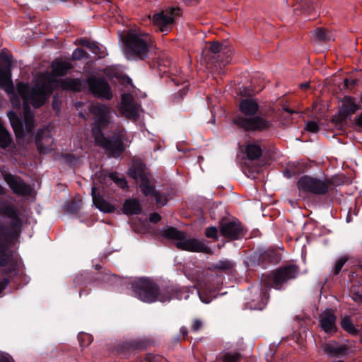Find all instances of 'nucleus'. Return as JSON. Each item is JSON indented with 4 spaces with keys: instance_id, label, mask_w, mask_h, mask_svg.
Returning <instances> with one entry per match:
<instances>
[{
    "instance_id": "1a4fd4ad",
    "label": "nucleus",
    "mask_w": 362,
    "mask_h": 362,
    "mask_svg": "<svg viewBox=\"0 0 362 362\" xmlns=\"http://www.w3.org/2000/svg\"><path fill=\"white\" fill-rule=\"evenodd\" d=\"M163 236L176 240L177 248L189 252H204V243L195 238H187L185 233L174 227H168L163 231Z\"/></svg>"
},
{
    "instance_id": "58836bf2",
    "label": "nucleus",
    "mask_w": 362,
    "mask_h": 362,
    "mask_svg": "<svg viewBox=\"0 0 362 362\" xmlns=\"http://www.w3.org/2000/svg\"><path fill=\"white\" fill-rule=\"evenodd\" d=\"M348 259H349L347 257L343 256V257H341L340 258H339L336 261V262L332 268V275L333 276H337L340 273L344 265L346 264V262L348 261Z\"/></svg>"
},
{
    "instance_id": "cd10ccee",
    "label": "nucleus",
    "mask_w": 362,
    "mask_h": 362,
    "mask_svg": "<svg viewBox=\"0 0 362 362\" xmlns=\"http://www.w3.org/2000/svg\"><path fill=\"white\" fill-rule=\"evenodd\" d=\"M205 209L208 210L211 218L216 220L221 216L223 206L221 202L205 200Z\"/></svg>"
},
{
    "instance_id": "bf43d9fd",
    "label": "nucleus",
    "mask_w": 362,
    "mask_h": 362,
    "mask_svg": "<svg viewBox=\"0 0 362 362\" xmlns=\"http://www.w3.org/2000/svg\"><path fill=\"white\" fill-rule=\"evenodd\" d=\"M9 283L10 280L7 277H4L0 281V293L3 292Z\"/></svg>"
},
{
    "instance_id": "09e8293b",
    "label": "nucleus",
    "mask_w": 362,
    "mask_h": 362,
    "mask_svg": "<svg viewBox=\"0 0 362 362\" xmlns=\"http://www.w3.org/2000/svg\"><path fill=\"white\" fill-rule=\"evenodd\" d=\"M304 129L312 133H317L320 129L318 124L315 121H308L305 123Z\"/></svg>"
},
{
    "instance_id": "49530a36",
    "label": "nucleus",
    "mask_w": 362,
    "mask_h": 362,
    "mask_svg": "<svg viewBox=\"0 0 362 362\" xmlns=\"http://www.w3.org/2000/svg\"><path fill=\"white\" fill-rule=\"evenodd\" d=\"M144 362H168L166 358L160 356L153 354H146L144 358Z\"/></svg>"
},
{
    "instance_id": "0eeeda50",
    "label": "nucleus",
    "mask_w": 362,
    "mask_h": 362,
    "mask_svg": "<svg viewBox=\"0 0 362 362\" xmlns=\"http://www.w3.org/2000/svg\"><path fill=\"white\" fill-rule=\"evenodd\" d=\"M128 175L139 182V187L146 197L150 196L154 198L156 203L160 206H165L168 202V198L165 194H162L150 184L148 174L146 173V165L139 161L134 163L128 170Z\"/></svg>"
},
{
    "instance_id": "ea45409f",
    "label": "nucleus",
    "mask_w": 362,
    "mask_h": 362,
    "mask_svg": "<svg viewBox=\"0 0 362 362\" xmlns=\"http://www.w3.org/2000/svg\"><path fill=\"white\" fill-rule=\"evenodd\" d=\"M24 129L26 134H33V129L35 127V119L34 117H27L23 119Z\"/></svg>"
},
{
    "instance_id": "4d7b16f0",
    "label": "nucleus",
    "mask_w": 362,
    "mask_h": 362,
    "mask_svg": "<svg viewBox=\"0 0 362 362\" xmlns=\"http://www.w3.org/2000/svg\"><path fill=\"white\" fill-rule=\"evenodd\" d=\"M7 116L9 119L11 125L13 124V123H17L18 121L21 120L17 113L13 110L8 112Z\"/></svg>"
},
{
    "instance_id": "393cba45",
    "label": "nucleus",
    "mask_w": 362,
    "mask_h": 362,
    "mask_svg": "<svg viewBox=\"0 0 362 362\" xmlns=\"http://www.w3.org/2000/svg\"><path fill=\"white\" fill-rule=\"evenodd\" d=\"M255 294L257 298L252 299V302L250 303V308L254 310H262L267 303L269 295L266 291L259 288L256 289Z\"/></svg>"
},
{
    "instance_id": "b1692460",
    "label": "nucleus",
    "mask_w": 362,
    "mask_h": 362,
    "mask_svg": "<svg viewBox=\"0 0 362 362\" xmlns=\"http://www.w3.org/2000/svg\"><path fill=\"white\" fill-rule=\"evenodd\" d=\"M35 145L40 153H45L49 150V144L52 143V137L45 129L37 131L35 137Z\"/></svg>"
},
{
    "instance_id": "412c9836",
    "label": "nucleus",
    "mask_w": 362,
    "mask_h": 362,
    "mask_svg": "<svg viewBox=\"0 0 362 362\" xmlns=\"http://www.w3.org/2000/svg\"><path fill=\"white\" fill-rule=\"evenodd\" d=\"M91 196L93 204L100 211L112 213L116 210L115 206L105 199L103 195L100 194L95 185L91 188Z\"/></svg>"
},
{
    "instance_id": "c756f323",
    "label": "nucleus",
    "mask_w": 362,
    "mask_h": 362,
    "mask_svg": "<svg viewBox=\"0 0 362 362\" xmlns=\"http://www.w3.org/2000/svg\"><path fill=\"white\" fill-rule=\"evenodd\" d=\"M340 326L344 332L352 336H356L360 332L359 329L355 327L349 315H345L341 318Z\"/></svg>"
},
{
    "instance_id": "8fccbe9b",
    "label": "nucleus",
    "mask_w": 362,
    "mask_h": 362,
    "mask_svg": "<svg viewBox=\"0 0 362 362\" xmlns=\"http://www.w3.org/2000/svg\"><path fill=\"white\" fill-rule=\"evenodd\" d=\"M187 337L188 329L186 327L182 326L180 329V334L174 337L173 341L177 343L181 340V339L185 340L187 339Z\"/></svg>"
},
{
    "instance_id": "c85d7f7f",
    "label": "nucleus",
    "mask_w": 362,
    "mask_h": 362,
    "mask_svg": "<svg viewBox=\"0 0 362 362\" xmlns=\"http://www.w3.org/2000/svg\"><path fill=\"white\" fill-rule=\"evenodd\" d=\"M21 66V62L14 61L10 53L5 51L0 53V68H16Z\"/></svg>"
},
{
    "instance_id": "9d476101",
    "label": "nucleus",
    "mask_w": 362,
    "mask_h": 362,
    "mask_svg": "<svg viewBox=\"0 0 362 362\" xmlns=\"http://www.w3.org/2000/svg\"><path fill=\"white\" fill-rule=\"evenodd\" d=\"M333 182L329 179L321 180L310 175H303L298 181L299 190L315 195L323 196L333 189Z\"/></svg>"
},
{
    "instance_id": "2eb2a0df",
    "label": "nucleus",
    "mask_w": 362,
    "mask_h": 362,
    "mask_svg": "<svg viewBox=\"0 0 362 362\" xmlns=\"http://www.w3.org/2000/svg\"><path fill=\"white\" fill-rule=\"evenodd\" d=\"M177 8H170L153 15L152 21L161 32H168L173 27L175 18L179 16Z\"/></svg>"
},
{
    "instance_id": "f8f14e48",
    "label": "nucleus",
    "mask_w": 362,
    "mask_h": 362,
    "mask_svg": "<svg viewBox=\"0 0 362 362\" xmlns=\"http://www.w3.org/2000/svg\"><path fill=\"white\" fill-rule=\"evenodd\" d=\"M88 91L95 98L103 100H110L113 98L111 86L103 77L89 76L86 80Z\"/></svg>"
},
{
    "instance_id": "20e7f679",
    "label": "nucleus",
    "mask_w": 362,
    "mask_h": 362,
    "mask_svg": "<svg viewBox=\"0 0 362 362\" xmlns=\"http://www.w3.org/2000/svg\"><path fill=\"white\" fill-rule=\"evenodd\" d=\"M259 110V105L255 99H243L239 104L241 114L237 115L233 122L245 132H261L267 130L272 127V123L257 114Z\"/></svg>"
},
{
    "instance_id": "052dcab7",
    "label": "nucleus",
    "mask_w": 362,
    "mask_h": 362,
    "mask_svg": "<svg viewBox=\"0 0 362 362\" xmlns=\"http://www.w3.org/2000/svg\"><path fill=\"white\" fill-rule=\"evenodd\" d=\"M351 298L356 303L362 302V293L358 291H354Z\"/></svg>"
},
{
    "instance_id": "a19ab883",
    "label": "nucleus",
    "mask_w": 362,
    "mask_h": 362,
    "mask_svg": "<svg viewBox=\"0 0 362 362\" xmlns=\"http://www.w3.org/2000/svg\"><path fill=\"white\" fill-rule=\"evenodd\" d=\"M11 127L17 138H24L25 136L24 125L21 119L17 123H13L11 124Z\"/></svg>"
},
{
    "instance_id": "6e6d98bb",
    "label": "nucleus",
    "mask_w": 362,
    "mask_h": 362,
    "mask_svg": "<svg viewBox=\"0 0 362 362\" xmlns=\"http://www.w3.org/2000/svg\"><path fill=\"white\" fill-rule=\"evenodd\" d=\"M300 4L303 10L314 9V2L310 0H301Z\"/></svg>"
},
{
    "instance_id": "864d4df0",
    "label": "nucleus",
    "mask_w": 362,
    "mask_h": 362,
    "mask_svg": "<svg viewBox=\"0 0 362 362\" xmlns=\"http://www.w3.org/2000/svg\"><path fill=\"white\" fill-rule=\"evenodd\" d=\"M218 230L214 226L209 227L205 230V236L210 238H217Z\"/></svg>"
},
{
    "instance_id": "f3484780",
    "label": "nucleus",
    "mask_w": 362,
    "mask_h": 362,
    "mask_svg": "<svg viewBox=\"0 0 362 362\" xmlns=\"http://www.w3.org/2000/svg\"><path fill=\"white\" fill-rule=\"evenodd\" d=\"M358 108V105L354 102L348 101L344 103L339 110L338 116L332 119V122L335 123V126L338 129L342 130L346 124L348 117L354 114Z\"/></svg>"
},
{
    "instance_id": "4c0bfd02",
    "label": "nucleus",
    "mask_w": 362,
    "mask_h": 362,
    "mask_svg": "<svg viewBox=\"0 0 362 362\" xmlns=\"http://www.w3.org/2000/svg\"><path fill=\"white\" fill-rule=\"evenodd\" d=\"M71 59L72 61H85L88 59V54L82 48H76L73 51Z\"/></svg>"
},
{
    "instance_id": "f704fd0d",
    "label": "nucleus",
    "mask_w": 362,
    "mask_h": 362,
    "mask_svg": "<svg viewBox=\"0 0 362 362\" xmlns=\"http://www.w3.org/2000/svg\"><path fill=\"white\" fill-rule=\"evenodd\" d=\"M301 168L302 166L300 163H293L289 165L284 171V175L289 178L294 177L303 172V170Z\"/></svg>"
},
{
    "instance_id": "39448f33",
    "label": "nucleus",
    "mask_w": 362,
    "mask_h": 362,
    "mask_svg": "<svg viewBox=\"0 0 362 362\" xmlns=\"http://www.w3.org/2000/svg\"><path fill=\"white\" fill-rule=\"evenodd\" d=\"M0 215L11 219L10 229L6 233V227L0 223V266L6 267L8 264L10 257L6 252V245L4 238L8 235L11 238H17L20 235L22 230V221L15 207L11 204H3L0 206Z\"/></svg>"
},
{
    "instance_id": "3c124183",
    "label": "nucleus",
    "mask_w": 362,
    "mask_h": 362,
    "mask_svg": "<svg viewBox=\"0 0 362 362\" xmlns=\"http://www.w3.org/2000/svg\"><path fill=\"white\" fill-rule=\"evenodd\" d=\"M60 158H63L64 162L69 165H73L76 160V157L74 154L69 153H62Z\"/></svg>"
},
{
    "instance_id": "e2e57ef3",
    "label": "nucleus",
    "mask_w": 362,
    "mask_h": 362,
    "mask_svg": "<svg viewBox=\"0 0 362 362\" xmlns=\"http://www.w3.org/2000/svg\"><path fill=\"white\" fill-rule=\"evenodd\" d=\"M344 86L347 88H351V86H354L356 84V81L355 80H350L349 78H345L344 81Z\"/></svg>"
},
{
    "instance_id": "a878e982",
    "label": "nucleus",
    "mask_w": 362,
    "mask_h": 362,
    "mask_svg": "<svg viewBox=\"0 0 362 362\" xmlns=\"http://www.w3.org/2000/svg\"><path fill=\"white\" fill-rule=\"evenodd\" d=\"M122 211L126 215H138L141 213L142 209L137 199H127L123 204Z\"/></svg>"
},
{
    "instance_id": "5fc2aeb1",
    "label": "nucleus",
    "mask_w": 362,
    "mask_h": 362,
    "mask_svg": "<svg viewBox=\"0 0 362 362\" xmlns=\"http://www.w3.org/2000/svg\"><path fill=\"white\" fill-rule=\"evenodd\" d=\"M202 327V321L198 319H194L191 325V331L197 332Z\"/></svg>"
},
{
    "instance_id": "69168bd1",
    "label": "nucleus",
    "mask_w": 362,
    "mask_h": 362,
    "mask_svg": "<svg viewBox=\"0 0 362 362\" xmlns=\"http://www.w3.org/2000/svg\"><path fill=\"white\" fill-rule=\"evenodd\" d=\"M355 122L357 126L362 128V113L355 119Z\"/></svg>"
},
{
    "instance_id": "13d9d810",
    "label": "nucleus",
    "mask_w": 362,
    "mask_h": 362,
    "mask_svg": "<svg viewBox=\"0 0 362 362\" xmlns=\"http://www.w3.org/2000/svg\"><path fill=\"white\" fill-rule=\"evenodd\" d=\"M161 220V216L159 214L153 212L149 216V221L152 223H157Z\"/></svg>"
},
{
    "instance_id": "f257e3e1",
    "label": "nucleus",
    "mask_w": 362,
    "mask_h": 362,
    "mask_svg": "<svg viewBox=\"0 0 362 362\" xmlns=\"http://www.w3.org/2000/svg\"><path fill=\"white\" fill-rule=\"evenodd\" d=\"M94 115L91 133L97 146L102 147L109 157L119 158L125 150V146L119 132H113L112 136H105V130L110 123V109L105 104L96 103L92 106Z\"/></svg>"
},
{
    "instance_id": "de8ad7c7",
    "label": "nucleus",
    "mask_w": 362,
    "mask_h": 362,
    "mask_svg": "<svg viewBox=\"0 0 362 362\" xmlns=\"http://www.w3.org/2000/svg\"><path fill=\"white\" fill-rule=\"evenodd\" d=\"M209 45V50L213 54H218L223 49V45L218 41H211Z\"/></svg>"
},
{
    "instance_id": "7c9ffc66",
    "label": "nucleus",
    "mask_w": 362,
    "mask_h": 362,
    "mask_svg": "<svg viewBox=\"0 0 362 362\" xmlns=\"http://www.w3.org/2000/svg\"><path fill=\"white\" fill-rule=\"evenodd\" d=\"M245 153L249 160H255L261 157L262 150L261 146L256 142L250 143L246 146Z\"/></svg>"
},
{
    "instance_id": "5701e85b",
    "label": "nucleus",
    "mask_w": 362,
    "mask_h": 362,
    "mask_svg": "<svg viewBox=\"0 0 362 362\" xmlns=\"http://www.w3.org/2000/svg\"><path fill=\"white\" fill-rule=\"evenodd\" d=\"M74 45L86 47L90 52L95 55V59H100L107 55L106 49L103 45L94 42H90L84 38L76 40Z\"/></svg>"
},
{
    "instance_id": "338daca9",
    "label": "nucleus",
    "mask_w": 362,
    "mask_h": 362,
    "mask_svg": "<svg viewBox=\"0 0 362 362\" xmlns=\"http://www.w3.org/2000/svg\"><path fill=\"white\" fill-rule=\"evenodd\" d=\"M200 0H185V1L191 6H194L199 2Z\"/></svg>"
},
{
    "instance_id": "bb28decb",
    "label": "nucleus",
    "mask_w": 362,
    "mask_h": 362,
    "mask_svg": "<svg viewBox=\"0 0 362 362\" xmlns=\"http://www.w3.org/2000/svg\"><path fill=\"white\" fill-rule=\"evenodd\" d=\"M11 71V69H0V88L6 93H11L14 87Z\"/></svg>"
},
{
    "instance_id": "4468645a",
    "label": "nucleus",
    "mask_w": 362,
    "mask_h": 362,
    "mask_svg": "<svg viewBox=\"0 0 362 362\" xmlns=\"http://www.w3.org/2000/svg\"><path fill=\"white\" fill-rule=\"evenodd\" d=\"M69 69H52L54 79L56 83L54 85L55 89L59 88L63 90H68L74 92H81L83 90L87 85L86 81L80 78H66L59 79L57 76H64L67 74Z\"/></svg>"
},
{
    "instance_id": "e433bc0d",
    "label": "nucleus",
    "mask_w": 362,
    "mask_h": 362,
    "mask_svg": "<svg viewBox=\"0 0 362 362\" xmlns=\"http://www.w3.org/2000/svg\"><path fill=\"white\" fill-rule=\"evenodd\" d=\"M70 59L59 57L52 62L51 68H72Z\"/></svg>"
},
{
    "instance_id": "a211bd4d",
    "label": "nucleus",
    "mask_w": 362,
    "mask_h": 362,
    "mask_svg": "<svg viewBox=\"0 0 362 362\" xmlns=\"http://www.w3.org/2000/svg\"><path fill=\"white\" fill-rule=\"evenodd\" d=\"M148 345V342L146 340L134 339L119 344L117 350L119 354L127 357L134 351L144 350Z\"/></svg>"
},
{
    "instance_id": "0e129e2a",
    "label": "nucleus",
    "mask_w": 362,
    "mask_h": 362,
    "mask_svg": "<svg viewBox=\"0 0 362 362\" xmlns=\"http://www.w3.org/2000/svg\"><path fill=\"white\" fill-rule=\"evenodd\" d=\"M121 81L124 84L131 85L132 86H133L132 80L128 76H122V78H121Z\"/></svg>"
},
{
    "instance_id": "c9c22d12",
    "label": "nucleus",
    "mask_w": 362,
    "mask_h": 362,
    "mask_svg": "<svg viewBox=\"0 0 362 362\" xmlns=\"http://www.w3.org/2000/svg\"><path fill=\"white\" fill-rule=\"evenodd\" d=\"M10 97L11 103L12 107L16 110H20L21 107V95L18 93L17 90H13L11 93H7Z\"/></svg>"
},
{
    "instance_id": "a18cd8bd",
    "label": "nucleus",
    "mask_w": 362,
    "mask_h": 362,
    "mask_svg": "<svg viewBox=\"0 0 362 362\" xmlns=\"http://www.w3.org/2000/svg\"><path fill=\"white\" fill-rule=\"evenodd\" d=\"M81 346H88L93 341V337L88 334H81L78 337Z\"/></svg>"
},
{
    "instance_id": "2f4dec72",
    "label": "nucleus",
    "mask_w": 362,
    "mask_h": 362,
    "mask_svg": "<svg viewBox=\"0 0 362 362\" xmlns=\"http://www.w3.org/2000/svg\"><path fill=\"white\" fill-rule=\"evenodd\" d=\"M234 265L235 264L233 261L225 259L219 261L217 263L213 264L211 267H209L207 269L209 270L213 269L216 271L229 272L233 269Z\"/></svg>"
},
{
    "instance_id": "79ce46f5",
    "label": "nucleus",
    "mask_w": 362,
    "mask_h": 362,
    "mask_svg": "<svg viewBox=\"0 0 362 362\" xmlns=\"http://www.w3.org/2000/svg\"><path fill=\"white\" fill-rule=\"evenodd\" d=\"M64 209L69 214H76L80 210L79 203L76 200H71L66 204Z\"/></svg>"
},
{
    "instance_id": "9b49d317",
    "label": "nucleus",
    "mask_w": 362,
    "mask_h": 362,
    "mask_svg": "<svg viewBox=\"0 0 362 362\" xmlns=\"http://www.w3.org/2000/svg\"><path fill=\"white\" fill-rule=\"evenodd\" d=\"M281 259V253L276 249L272 247H257L250 257V260L254 265L263 269L277 264Z\"/></svg>"
},
{
    "instance_id": "7ed1b4c3",
    "label": "nucleus",
    "mask_w": 362,
    "mask_h": 362,
    "mask_svg": "<svg viewBox=\"0 0 362 362\" xmlns=\"http://www.w3.org/2000/svg\"><path fill=\"white\" fill-rule=\"evenodd\" d=\"M55 83L53 74L45 71L33 86L27 83L19 82L16 85V90L23 100H29L35 108H40L53 93Z\"/></svg>"
},
{
    "instance_id": "603ef678",
    "label": "nucleus",
    "mask_w": 362,
    "mask_h": 362,
    "mask_svg": "<svg viewBox=\"0 0 362 362\" xmlns=\"http://www.w3.org/2000/svg\"><path fill=\"white\" fill-rule=\"evenodd\" d=\"M23 113H24V118L27 117H34V115L31 110L30 106V101L23 100Z\"/></svg>"
},
{
    "instance_id": "37998d69",
    "label": "nucleus",
    "mask_w": 362,
    "mask_h": 362,
    "mask_svg": "<svg viewBox=\"0 0 362 362\" xmlns=\"http://www.w3.org/2000/svg\"><path fill=\"white\" fill-rule=\"evenodd\" d=\"M315 36L317 40L322 42H327L329 40L330 37L329 36L328 30L322 28H317L315 30Z\"/></svg>"
},
{
    "instance_id": "4be33fe9",
    "label": "nucleus",
    "mask_w": 362,
    "mask_h": 362,
    "mask_svg": "<svg viewBox=\"0 0 362 362\" xmlns=\"http://www.w3.org/2000/svg\"><path fill=\"white\" fill-rule=\"evenodd\" d=\"M99 182L103 185V188L109 187L112 182L115 183L121 189H126L128 187V184L124 177H119L118 173L114 172L109 174L101 173L98 177Z\"/></svg>"
},
{
    "instance_id": "c03bdc74",
    "label": "nucleus",
    "mask_w": 362,
    "mask_h": 362,
    "mask_svg": "<svg viewBox=\"0 0 362 362\" xmlns=\"http://www.w3.org/2000/svg\"><path fill=\"white\" fill-rule=\"evenodd\" d=\"M203 275H199L197 277V291L199 295V299L202 302L204 303V286H203Z\"/></svg>"
},
{
    "instance_id": "6ab92c4d",
    "label": "nucleus",
    "mask_w": 362,
    "mask_h": 362,
    "mask_svg": "<svg viewBox=\"0 0 362 362\" xmlns=\"http://www.w3.org/2000/svg\"><path fill=\"white\" fill-rule=\"evenodd\" d=\"M337 316L329 310H326L320 316V326L321 329L327 334H335L338 332L337 327Z\"/></svg>"
},
{
    "instance_id": "774afa93",
    "label": "nucleus",
    "mask_w": 362,
    "mask_h": 362,
    "mask_svg": "<svg viewBox=\"0 0 362 362\" xmlns=\"http://www.w3.org/2000/svg\"><path fill=\"white\" fill-rule=\"evenodd\" d=\"M299 87L303 90L308 89L310 87V83L309 82L302 83L299 85Z\"/></svg>"
},
{
    "instance_id": "f03ea898",
    "label": "nucleus",
    "mask_w": 362,
    "mask_h": 362,
    "mask_svg": "<svg viewBox=\"0 0 362 362\" xmlns=\"http://www.w3.org/2000/svg\"><path fill=\"white\" fill-rule=\"evenodd\" d=\"M132 289L135 296L146 303L156 301L169 302L173 298L181 299L182 291L174 285L160 287L158 284L148 278H140L132 283Z\"/></svg>"
},
{
    "instance_id": "aec40b11",
    "label": "nucleus",
    "mask_w": 362,
    "mask_h": 362,
    "mask_svg": "<svg viewBox=\"0 0 362 362\" xmlns=\"http://www.w3.org/2000/svg\"><path fill=\"white\" fill-rule=\"evenodd\" d=\"M323 351L329 357L341 358L348 354L349 347L336 341H331L323 346Z\"/></svg>"
},
{
    "instance_id": "423d86ee",
    "label": "nucleus",
    "mask_w": 362,
    "mask_h": 362,
    "mask_svg": "<svg viewBox=\"0 0 362 362\" xmlns=\"http://www.w3.org/2000/svg\"><path fill=\"white\" fill-rule=\"evenodd\" d=\"M124 54L128 60H144L155 49L151 38L141 35L134 31L129 32L124 37Z\"/></svg>"
},
{
    "instance_id": "72a5a7b5",
    "label": "nucleus",
    "mask_w": 362,
    "mask_h": 362,
    "mask_svg": "<svg viewBox=\"0 0 362 362\" xmlns=\"http://www.w3.org/2000/svg\"><path fill=\"white\" fill-rule=\"evenodd\" d=\"M243 356L239 352H226L219 357L221 362H241Z\"/></svg>"
},
{
    "instance_id": "dca6fc26",
    "label": "nucleus",
    "mask_w": 362,
    "mask_h": 362,
    "mask_svg": "<svg viewBox=\"0 0 362 362\" xmlns=\"http://www.w3.org/2000/svg\"><path fill=\"white\" fill-rule=\"evenodd\" d=\"M4 180L13 193L21 196L30 194L32 189L30 185L26 184L21 177L8 173L4 176Z\"/></svg>"
},
{
    "instance_id": "680f3d73",
    "label": "nucleus",
    "mask_w": 362,
    "mask_h": 362,
    "mask_svg": "<svg viewBox=\"0 0 362 362\" xmlns=\"http://www.w3.org/2000/svg\"><path fill=\"white\" fill-rule=\"evenodd\" d=\"M0 362H11V356L7 354L0 352Z\"/></svg>"
},
{
    "instance_id": "6e6552de",
    "label": "nucleus",
    "mask_w": 362,
    "mask_h": 362,
    "mask_svg": "<svg viewBox=\"0 0 362 362\" xmlns=\"http://www.w3.org/2000/svg\"><path fill=\"white\" fill-rule=\"evenodd\" d=\"M300 272L296 264H286L272 270L269 274L262 276V282L267 288L282 290L284 286L289 281L297 278Z\"/></svg>"
},
{
    "instance_id": "473e14b6",
    "label": "nucleus",
    "mask_w": 362,
    "mask_h": 362,
    "mask_svg": "<svg viewBox=\"0 0 362 362\" xmlns=\"http://www.w3.org/2000/svg\"><path fill=\"white\" fill-rule=\"evenodd\" d=\"M122 105H123V111L125 114H127L128 117L130 118H137L139 116L138 110L134 104H133L131 101H127L124 97L122 95Z\"/></svg>"
},
{
    "instance_id": "ddd939ff",
    "label": "nucleus",
    "mask_w": 362,
    "mask_h": 362,
    "mask_svg": "<svg viewBox=\"0 0 362 362\" xmlns=\"http://www.w3.org/2000/svg\"><path fill=\"white\" fill-rule=\"evenodd\" d=\"M247 230L242 223L237 218H221L220 221V233L228 240H236L243 238Z\"/></svg>"
}]
</instances>
